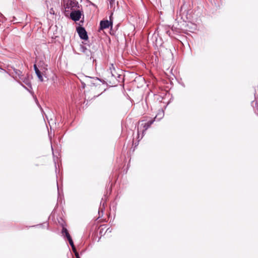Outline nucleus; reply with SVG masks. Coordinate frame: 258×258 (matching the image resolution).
<instances>
[{
  "mask_svg": "<svg viewBox=\"0 0 258 258\" xmlns=\"http://www.w3.org/2000/svg\"><path fill=\"white\" fill-rule=\"evenodd\" d=\"M109 27H112V24L108 20L101 21L100 23V28L101 30L108 28Z\"/></svg>",
  "mask_w": 258,
  "mask_h": 258,
  "instance_id": "nucleus-3",
  "label": "nucleus"
},
{
  "mask_svg": "<svg viewBox=\"0 0 258 258\" xmlns=\"http://www.w3.org/2000/svg\"><path fill=\"white\" fill-rule=\"evenodd\" d=\"M37 75V77L38 78V79H39V80L41 81V82H42L43 81V77H42V76L41 75V73L40 71L38 72H36L35 73Z\"/></svg>",
  "mask_w": 258,
  "mask_h": 258,
  "instance_id": "nucleus-6",
  "label": "nucleus"
},
{
  "mask_svg": "<svg viewBox=\"0 0 258 258\" xmlns=\"http://www.w3.org/2000/svg\"><path fill=\"white\" fill-rule=\"evenodd\" d=\"M62 232L63 234H64L67 238H68L69 236H70L67 229L65 228H63Z\"/></svg>",
  "mask_w": 258,
  "mask_h": 258,
  "instance_id": "nucleus-7",
  "label": "nucleus"
},
{
  "mask_svg": "<svg viewBox=\"0 0 258 258\" xmlns=\"http://www.w3.org/2000/svg\"><path fill=\"white\" fill-rule=\"evenodd\" d=\"M49 13H50V14H53V15H54V10L53 9V8H51V9L50 10V11H49Z\"/></svg>",
  "mask_w": 258,
  "mask_h": 258,
  "instance_id": "nucleus-9",
  "label": "nucleus"
},
{
  "mask_svg": "<svg viewBox=\"0 0 258 258\" xmlns=\"http://www.w3.org/2000/svg\"><path fill=\"white\" fill-rule=\"evenodd\" d=\"M82 15V13L80 11H73L70 14L71 19L75 21H77L80 20Z\"/></svg>",
  "mask_w": 258,
  "mask_h": 258,
  "instance_id": "nucleus-2",
  "label": "nucleus"
},
{
  "mask_svg": "<svg viewBox=\"0 0 258 258\" xmlns=\"http://www.w3.org/2000/svg\"><path fill=\"white\" fill-rule=\"evenodd\" d=\"M113 13H111L110 16H109V22H111L112 23H113V17H112Z\"/></svg>",
  "mask_w": 258,
  "mask_h": 258,
  "instance_id": "nucleus-8",
  "label": "nucleus"
},
{
  "mask_svg": "<svg viewBox=\"0 0 258 258\" xmlns=\"http://www.w3.org/2000/svg\"><path fill=\"white\" fill-rule=\"evenodd\" d=\"M153 122L154 120H151L147 123H145L144 125L145 130H147L150 126V125L153 123Z\"/></svg>",
  "mask_w": 258,
  "mask_h": 258,
  "instance_id": "nucleus-4",
  "label": "nucleus"
},
{
  "mask_svg": "<svg viewBox=\"0 0 258 258\" xmlns=\"http://www.w3.org/2000/svg\"><path fill=\"white\" fill-rule=\"evenodd\" d=\"M69 241V243L70 244V245H71V246L72 247V248L73 249V250L75 251V246H74V243H73V241L71 237V236H69L68 238H67Z\"/></svg>",
  "mask_w": 258,
  "mask_h": 258,
  "instance_id": "nucleus-5",
  "label": "nucleus"
},
{
  "mask_svg": "<svg viewBox=\"0 0 258 258\" xmlns=\"http://www.w3.org/2000/svg\"><path fill=\"white\" fill-rule=\"evenodd\" d=\"M75 255H76V256L77 257V258H80V257L79 256V254L78 253L76 252Z\"/></svg>",
  "mask_w": 258,
  "mask_h": 258,
  "instance_id": "nucleus-10",
  "label": "nucleus"
},
{
  "mask_svg": "<svg viewBox=\"0 0 258 258\" xmlns=\"http://www.w3.org/2000/svg\"><path fill=\"white\" fill-rule=\"evenodd\" d=\"M34 70L38 69L36 64L34 65Z\"/></svg>",
  "mask_w": 258,
  "mask_h": 258,
  "instance_id": "nucleus-11",
  "label": "nucleus"
},
{
  "mask_svg": "<svg viewBox=\"0 0 258 258\" xmlns=\"http://www.w3.org/2000/svg\"><path fill=\"white\" fill-rule=\"evenodd\" d=\"M35 73H36V72H39L40 71L38 69H37L35 70Z\"/></svg>",
  "mask_w": 258,
  "mask_h": 258,
  "instance_id": "nucleus-12",
  "label": "nucleus"
},
{
  "mask_svg": "<svg viewBox=\"0 0 258 258\" xmlns=\"http://www.w3.org/2000/svg\"><path fill=\"white\" fill-rule=\"evenodd\" d=\"M113 0H110L111 2H112Z\"/></svg>",
  "mask_w": 258,
  "mask_h": 258,
  "instance_id": "nucleus-13",
  "label": "nucleus"
},
{
  "mask_svg": "<svg viewBox=\"0 0 258 258\" xmlns=\"http://www.w3.org/2000/svg\"><path fill=\"white\" fill-rule=\"evenodd\" d=\"M77 32L81 39L85 40L88 39V37L87 34V32L84 28L82 27H78L77 29Z\"/></svg>",
  "mask_w": 258,
  "mask_h": 258,
  "instance_id": "nucleus-1",
  "label": "nucleus"
}]
</instances>
